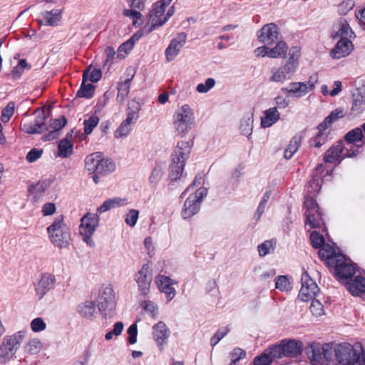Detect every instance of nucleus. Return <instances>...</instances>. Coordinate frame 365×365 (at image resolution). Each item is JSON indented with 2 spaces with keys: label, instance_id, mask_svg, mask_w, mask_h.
<instances>
[{
  "label": "nucleus",
  "instance_id": "2eb2a0df",
  "mask_svg": "<svg viewBox=\"0 0 365 365\" xmlns=\"http://www.w3.org/2000/svg\"><path fill=\"white\" fill-rule=\"evenodd\" d=\"M281 38L279 27L274 23L265 24L259 31L258 40L267 46H272Z\"/></svg>",
  "mask_w": 365,
  "mask_h": 365
},
{
  "label": "nucleus",
  "instance_id": "c756f323",
  "mask_svg": "<svg viewBox=\"0 0 365 365\" xmlns=\"http://www.w3.org/2000/svg\"><path fill=\"white\" fill-rule=\"evenodd\" d=\"M277 359L273 346L266 349L261 354L256 356L253 365H271L273 360Z\"/></svg>",
  "mask_w": 365,
  "mask_h": 365
},
{
  "label": "nucleus",
  "instance_id": "7ed1b4c3",
  "mask_svg": "<svg viewBox=\"0 0 365 365\" xmlns=\"http://www.w3.org/2000/svg\"><path fill=\"white\" fill-rule=\"evenodd\" d=\"M289 58L285 63L282 64L279 68L271 69L269 81L275 83H283L289 80L295 73L299 66L300 50L298 47H292L289 51Z\"/></svg>",
  "mask_w": 365,
  "mask_h": 365
},
{
  "label": "nucleus",
  "instance_id": "79ce46f5",
  "mask_svg": "<svg viewBox=\"0 0 365 365\" xmlns=\"http://www.w3.org/2000/svg\"><path fill=\"white\" fill-rule=\"evenodd\" d=\"M365 109V96L360 92L353 94L351 112L354 115L361 113Z\"/></svg>",
  "mask_w": 365,
  "mask_h": 365
},
{
  "label": "nucleus",
  "instance_id": "cd10ccee",
  "mask_svg": "<svg viewBox=\"0 0 365 365\" xmlns=\"http://www.w3.org/2000/svg\"><path fill=\"white\" fill-rule=\"evenodd\" d=\"M200 206L196 202V200H192L190 196L185 201L182 209L181 215L185 220L189 219L200 211Z\"/></svg>",
  "mask_w": 365,
  "mask_h": 365
},
{
  "label": "nucleus",
  "instance_id": "864d4df0",
  "mask_svg": "<svg viewBox=\"0 0 365 365\" xmlns=\"http://www.w3.org/2000/svg\"><path fill=\"white\" fill-rule=\"evenodd\" d=\"M124 328V324L122 322H118L114 324L113 329L107 332L105 335V339L108 341L113 339V336H118L121 334Z\"/></svg>",
  "mask_w": 365,
  "mask_h": 365
},
{
  "label": "nucleus",
  "instance_id": "b1692460",
  "mask_svg": "<svg viewBox=\"0 0 365 365\" xmlns=\"http://www.w3.org/2000/svg\"><path fill=\"white\" fill-rule=\"evenodd\" d=\"M345 285L353 296H359L360 294L365 292V277L356 275L354 279H350L349 281L346 282Z\"/></svg>",
  "mask_w": 365,
  "mask_h": 365
},
{
  "label": "nucleus",
  "instance_id": "f257e3e1",
  "mask_svg": "<svg viewBox=\"0 0 365 365\" xmlns=\"http://www.w3.org/2000/svg\"><path fill=\"white\" fill-rule=\"evenodd\" d=\"M305 353L312 365H365V351L361 344L313 342L305 347Z\"/></svg>",
  "mask_w": 365,
  "mask_h": 365
},
{
  "label": "nucleus",
  "instance_id": "423d86ee",
  "mask_svg": "<svg viewBox=\"0 0 365 365\" xmlns=\"http://www.w3.org/2000/svg\"><path fill=\"white\" fill-rule=\"evenodd\" d=\"M316 195L307 194L304 202L305 211V225H309L311 228H320L323 227L322 231L327 232L325 223L320 212L319 205L314 198Z\"/></svg>",
  "mask_w": 365,
  "mask_h": 365
},
{
  "label": "nucleus",
  "instance_id": "de8ad7c7",
  "mask_svg": "<svg viewBox=\"0 0 365 365\" xmlns=\"http://www.w3.org/2000/svg\"><path fill=\"white\" fill-rule=\"evenodd\" d=\"M99 123V118L93 115H91L88 119H85L83 121V131L86 135L91 134L93 129L97 126Z\"/></svg>",
  "mask_w": 365,
  "mask_h": 365
},
{
  "label": "nucleus",
  "instance_id": "1a4fd4ad",
  "mask_svg": "<svg viewBox=\"0 0 365 365\" xmlns=\"http://www.w3.org/2000/svg\"><path fill=\"white\" fill-rule=\"evenodd\" d=\"M174 125L180 134H185L190 129L194 122L193 113L190 107L185 104L178 109L174 115Z\"/></svg>",
  "mask_w": 365,
  "mask_h": 365
},
{
  "label": "nucleus",
  "instance_id": "f704fd0d",
  "mask_svg": "<svg viewBox=\"0 0 365 365\" xmlns=\"http://www.w3.org/2000/svg\"><path fill=\"white\" fill-rule=\"evenodd\" d=\"M46 26H55L61 19V10L53 9L50 11H45L41 13Z\"/></svg>",
  "mask_w": 365,
  "mask_h": 365
},
{
  "label": "nucleus",
  "instance_id": "c03bdc74",
  "mask_svg": "<svg viewBox=\"0 0 365 365\" xmlns=\"http://www.w3.org/2000/svg\"><path fill=\"white\" fill-rule=\"evenodd\" d=\"M164 168L160 164H156L149 177V183L153 187H156L164 175Z\"/></svg>",
  "mask_w": 365,
  "mask_h": 365
},
{
  "label": "nucleus",
  "instance_id": "39448f33",
  "mask_svg": "<svg viewBox=\"0 0 365 365\" xmlns=\"http://www.w3.org/2000/svg\"><path fill=\"white\" fill-rule=\"evenodd\" d=\"M47 232L51 242L56 247L64 248L69 245L71 235L63 215L55 218L52 224L47 227Z\"/></svg>",
  "mask_w": 365,
  "mask_h": 365
},
{
  "label": "nucleus",
  "instance_id": "774afa93",
  "mask_svg": "<svg viewBox=\"0 0 365 365\" xmlns=\"http://www.w3.org/2000/svg\"><path fill=\"white\" fill-rule=\"evenodd\" d=\"M14 355V351H12L11 348H7L4 344L0 346V359L4 360V362L9 361Z\"/></svg>",
  "mask_w": 365,
  "mask_h": 365
},
{
  "label": "nucleus",
  "instance_id": "7c9ffc66",
  "mask_svg": "<svg viewBox=\"0 0 365 365\" xmlns=\"http://www.w3.org/2000/svg\"><path fill=\"white\" fill-rule=\"evenodd\" d=\"M280 118V113L276 107L270 108L264 111V116L261 119L262 128H269L276 123Z\"/></svg>",
  "mask_w": 365,
  "mask_h": 365
},
{
  "label": "nucleus",
  "instance_id": "5701e85b",
  "mask_svg": "<svg viewBox=\"0 0 365 365\" xmlns=\"http://www.w3.org/2000/svg\"><path fill=\"white\" fill-rule=\"evenodd\" d=\"M90 70H91V66L87 67L83 73L82 83L76 95V96L78 98H85L87 99H90L94 95L96 89L95 86L92 83H86L88 81V75Z\"/></svg>",
  "mask_w": 365,
  "mask_h": 365
},
{
  "label": "nucleus",
  "instance_id": "aec40b11",
  "mask_svg": "<svg viewBox=\"0 0 365 365\" xmlns=\"http://www.w3.org/2000/svg\"><path fill=\"white\" fill-rule=\"evenodd\" d=\"M354 49V45L349 38L339 39L330 51V56L334 59H340L348 56Z\"/></svg>",
  "mask_w": 365,
  "mask_h": 365
},
{
  "label": "nucleus",
  "instance_id": "473e14b6",
  "mask_svg": "<svg viewBox=\"0 0 365 365\" xmlns=\"http://www.w3.org/2000/svg\"><path fill=\"white\" fill-rule=\"evenodd\" d=\"M141 110V105L138 101L133 100L128 102L127 116L125 119L130 124H135L139 118V112Z\"/></svg>",
  "mask_w": 365,
  "mask_h": 365
},
{
  "label": "nucleus",
  "instance_id": "bb28decb",
  "mask_svg": "<svg viewBox=\"0 0 365 365\" xmlns=\"http://www.w3.org/2000/svg\"><path fill=\"white\" fill-rule=\"evenodd\" d=\"M354 35V31L346 20L341 21L337 26L334 27V31L331 34L333 39H339L351 38Z\"/></svg>",
  "mask_w": 365,
  "mask_h": 365
},
{
  "label": "nucleus",
  "instance_id": "a878e982",
  "mask_svg": "<svg viewBox=\"0 0 365 365\" xmlns=\"http://www.w3.org/2000/svg\"><path fill=\"white\" fill-rule=\"evenodd\" d=\"M331 121L329 120L326 117L324 120L319 124L317 126L318 133L316 136L311 140L312 144L317 148H319L327 141V135H324V131L326 130L329 125H331Z\"/></svg>",
  "mask_w": 365,
  "mask_h": 365
},
{
  "label": "nucleus",
  "instance_id": "bf43d9fd",
  "mask_svg": "<svg viewBox=\"0 0 365 365\" xmlns=\"http://www.w3.org/2000/svg\"><path fill=\"white\" fill-rule=\"evenodd\" d=\"M281 91L285 93H292L297 98L301 97L299 82L290 83L288 86L282 88Z\"/></svg>",
  "mask_w": 365,
  "mask_h": 365
},
{
  "label": "nucleus",
  "instance_id": "09e8293b",
  "mask_svg": "<svg viewBox=\"0 0 365 365\" xmlns=\"http://www.w3.org/2000/svg\"><path fill=\"white\" fill-rule=\"evenodd\" d=\"M130 123L127 120H123L122 123L120 124L118 128L116 129L115 132V137L116 138H125L129 135L131 131V125Z\"/></svg>",
  "mask_w": 365,
  "mask_h": 365
},
{
  "label": "nucleus",
  "instance_id": "052dcab7",
  "mask_svg": "<svg viewBox=\"0 0 365 365\" xmlns=\"http://www.w3.org/2000/svg\"><path fill=\"white\" fill-rule=\"evenodd\" d=\"M139 212L137 210L130 209L125 215V222L130 227H134L138 221Z\"/></svg>",
  "mask_w": 365,
  "mask_h": 365
},
{
  "label": "nucleus",
  "instance_id": "4c0bfd02",
  "mask_svg": "<svg viewBox=\"0 0 365 365\" xmlns=\"http://www.w3.org/2000/svg\"><path fill=\"white\" fill-rule=\"evenodd\" d=\"M133 77V76H132L130 78L125 79L123 82L119 83L118 85V94L116 101L120 104H123L125 98L128 97L130 93V88Z\"/></svg>",
  "mask_w": 365,
  "mask_h": 365
},
{
  "label": "nucleus",
  "instance_id": "e433bc0d",
  "mask_svg": "<svg viewBox=\"0 0 365 365\" xmlns=\"http://www.w3.org/2000/svg\"><path fill=\"white\" fill-rule=\"evenodd\" d=\"M53 180L51 178L39 180L34 185L29 187V192L36 197L38 195L43 193L53 183Z\"/></svg>",
  "mask_w": 365,
  "mask_h": 365
},
{
  "label": "nucleus",
  "instance_id": "4be33fe9",
  "mask_svg": "<svg viewBox=\"0 0 365 365\" xmlns=\"http://www.w3.org/2000/svg\"><path fill=\"white\" fill-rule=\"evenodd\" d=\"M171 1L172 0H160L154 4L153 9L148 14V21L160 24L165 16V9Z\"/></svg>",
  "mask_w": 365,
  "mask_h": 365
},
{
  "label": "nucleus",
  "instance_id": "3c124183",
  "mask_svg": "<svg viewBox=\"0 0 365 365\" xmlns=\"http://www.w3.org/2000/svg\"><path fill=\"white\" fill-rule=\"evenodd\" d=\"M310 240L312 247L316 249L321 247L325 243L324 236L316 230L310 234Z\"/></svg>",
  "mask_w": 365,
  "mask_h": 365
},
{
  "label": "nucleus",
  "instance_id": "6e6552de",
  "mask_svg": "<svg viewBox=\"0 0 365 365\" xmlns=\"http://www.w3.org/2000/svg\"><path fill=\"white\" fill-rule=\"evenodd\" d=\"M272 346L277 359H281L283 356L297 357L303 351L302 342L296 339H283L279 344H274Z\"/></svg>",
  "mask_w": 365,
  "mask_h": 365
},
{
  "label": "nucleus",
  "instance_id": "f8f14e48",
  "mask_svg": "<svg viewBox=\"0 0 365 365\" xmlns=\"http://www.w3.org/2000/svg\"><path fill=\"white\" fill-rule=\"evenodd\" d=\"M337 279L342 283L349 281L356 272L355 264L345 256L340 255L338 260H335L332 267Z\"/></svg>",
  "mask_w": 365,
  "mask_h": 365
},
{
  "label": "nucleus",
  "instance_id": "2f4dec72",
  "mask_svg": "<svg viewBox=\"0 0 365 365\" xmlns=\"http://www.w3.org/2000/svg\"><path fill=\"white\" fill-rule=\"evenodd\" d=\"M128 200L126 198L113 197L110 198L103 202V203L97 209V212L100 214L105 212L112 208L122 207L126 205Z\"/></svg>",
  "mask_w": 365,
  "mask_h": 365
},
{
  "label": "nucleus",
  "instance_id": "0e129e2a",
  "mask_svg": "<svg viewBox=\"0 0 365 365\" xmlns=\"http://www.w3.org/2000/svg\"><path fill=\"white\" fill-rule=\"evenodd\" d=\"M310 311L313 315L321 316L324 314V306L319 300H312Z\"/></svg>",
  "mask_w": 365,
  "mask_h": 365
},
{
  "label": "nucleus",
  "instance_id": "6e6d98bb",
  "mask_svg": "<svg viewBox=\"0 0 365 365\" xmlns=\"http://www.w3.org/2000/svg\"><path fill=\"white\" fill-rule=\"evenodd\" d=\"M354 0H344L338 5V12L340 15H346L354 6Z\"/></svg>",
  "mask_w": 365,
  "mask_h": 365
},
{
  "label": "nucleus",
  "instance_id": "393cba45",
  "mask_svg": "<svg viewBox=\"0 0 365 365\" xmlns=\"http://www.w3.org/2000/svg\"><path fill=\"white\" fill-rule=\"evenodd\" d=\"M318 255L322 260L326 261L328 267H331L334 264L335 260L339 259L341 255H337L334 248L329 244L324 243L319 248Z\"/></svg>",
  "mask_w": 365,
  "mask_h": 365
},
{
  "label": "nucleus",
  "instance_id": "72a5a7b5",
  "mask_svg": "<svg viewBox=\"0 0 365 365\" xmlns=\"http://www.w3.org/2000/svg\"><path fill=\"white\" fill-rule=\"evenodd\" d=\"M77 312L83 318L92 319L96 312L95 302L93 301L87 300L78 304L77 307Z\"/></svg>",
  "mask_w": 365,
  "mask_h": 365
},
{
  "label": "nucleus",
  "instance_id": "c9c22d12",
  "mask_svg": "<svg viewBox=\"0 0 365 365\" xmlns=\"http://www.w3.org/2000/svg\"><path fill=\"white\" fill-rule=\"evenodd\" d=\"M24 337V332L18 331L13 335L5 336L2 344H4L7 348H11V351L15 352Z\"/></svg>",
  "mask_w": 365,
  "mask_h": 365
},
{
  "label": "nucleus",
  "instance_id": "20e7f679",
  "mask_svg": "<svg viewBox=\"0 0 365 365\" xmlns=\"http://www.w3.org/2000/svg\"><path fill=\"white\" fill-rule=\"evenodd\" d=\"M85 168L89 173L107 175L115 171V163L110 158H104L102 153L96 152L86 158Z\"/></svg>",
  "mask_w": 365,
  "mask_h": 365
},
{
  "label": "nucleus",
  "instance_id": "680f3d73",
  "mask_svg": "<svg viewBox=\"0 0 365 365\" xmlns=\"http://www.w3.org/2000/svg\"><path fill=\"white\" fill-rule=\"evenodd\" d=\"M42 154V149L34 148L27 153L26 159L29 163H34L41 157Z\"/></svg>",
  "mask_w": 365,
  "mask_h": 365
},
{
  "label": "nucleus",
  "instance_id": "0eeeda50",
  "mask_svg": "<svg viewBox=\"0 0 365 365\" xmlns=\"http://www.w3.org/2000/svg\"><path fill=\"white\" fill-rule=\"evenodd\" d=\"M96 302L99 312L105 318L113 316L116 302L114 291L111 287H102L99 290Z\"/></svg>",
  "mask_w": 365,
  "mask_h": 365
},
{
  "label": "nucleus",
  "instance_id": "4d7b16f0",
  "mask_svg": "<svg viewBox=\"0 0 365 365\" xmlns=\"http://www.w3.org/2000/svg\"><path fill=\"white\" fill-rule=\"evenodd\" d=\"M15 104L14 102H9L5 108H3L1 111V120L4 123H6L9 120L11 117L14 115V113Z\"/></svg>",
  "mask_w": 365,
  "mask_h": 365
},
{
  "label": "nucleus",
  "instance_id": "9d476101",
  "mask_svg": "<svg viewBox=\"0 0 365 365\" xmlns=\"http://www.w3.org/2000/svg\"><path fill=\"white\" fill-rule=\"evenodd\" d=\"M99 217L97 214L87 213L81 220L79 232L83 240L90 247H93L95 243L91 237L98 225Z\"/></svg>",
  "mask_w": 365,
  "mask_h": 365
},
{
  "label": "nucleus",
  "instance_id": "37998d69",
  "mask_svg": "<svg viewBox=\"0 0 365 365\" xmlns=\"http://www.w3.org/2000/svg\"><path fill=\"white\" fill-rule=\"evenodd\" d=\"M73 144L68 138L60 140L58 145V156L62 158L69 157L73 153Z\"/></svg>",
  "mask_w": 365,
  "mask_h": 365
},
{
  "label": "nucleus",
  "instance_id": "a18cd8bd",
  "mask_svg": "<svg viewBox=\"0 0 365 365\" xmlns=\"http://www.w3.org/2000/svg\"><path fill=\"white\" fill-rule=\"evenodd\" d=\"M344 138L349 145L360 142L363 140V131L360 127H357L346 133Z\"/></svg>",
  "mask_w": 365,
  "mask_h": 365
},
{
  "label": "nucleus",
  "instance_id": "f3484780",
  "mask_svg": "<svg viewBox=\"0 0 365 365\" xmlns=\"http://www.w3.org/2000/svg\"><path fill=\"white\" fill-rule=\"evenodd\" d=\"M186 41L187 34L185 32L178 33L176 36L170 41L165 51V55L168 61H172L175 58L181 48L185 44Z\"/></svg>",
  "mask_w": 365,
  "mask_h": 365
},
{
  "label": "nucleus",
  "instance_id": "9b49d317",
  "mask_svg": "<svg viewBox=\"0 0 365 365\" xmlns=\"http://www.w3.org/2000/svg\"><path fill=\"white\" fill-rule=\"evenodd\" d=\"M357 149L352 148H348L344 145L342 140L337 142L336 145H332L328 149L324 155L325 163H332L336 160L340 163L345 158H352L356 155Z\"/></svg>",
  "mask_w": 365,
  "mask_h": 365
},
{
  "label": "nucleus",
  "instance_id": "ddd939ff",
  "mask_svg": "<svg viewBox=\"0 0 365 365\" xmlns=\"http://www.w3.org/2000/svg\"><path fill=\"white\" fill-rule=\"evenodd\" d=\"M135 280L140 295L146 297L150 292L153 280L152 269L148 264H144L141 269L135 273Z\"/></svg>",
  "mask_w": 365,
  "mask_h": 365
},
{
  "label": "nucleus",
  "instance_id": "ea45409f",
  "mask_svg": "<svg viewBox=\"0 0 365 365\" xmlns=\"http://www.w3.org/2000/svg\"><path fill=\"white\" fill-rule=\"evenodd\" d=\"M275 46L272 48H269V58H276L284 57L287 50L288 46L287 43L281 38L277 41H275Z\"/></svg>",
  "mask_w": 365,
  "mask_h": 365
},
{
  "label": "nucleus",
  "instance_id": "412c9836",
  "mask_svg": "<svg viewBox=\"0 0 365 365\" xmlns=\"http://www.w3.org/2000/svg\"><path fill=\"white\" fill-rule=\"evenodd\" d=\"M324 171V165L322 164H319L315 168V171L312 175V179L308 182L307 185V194L317 195L319 192L322 188V175Z\"/></svg>",
  "mask_w": 365,
  "mask_h": 365
},
{
  "label": "nucleus",
  "instance_id": "c85d7f7f",
  "mask_svg": "<svg viewBox=\"0 0 365 365\" xmlns=\"http://www.w3.org/2000/svg\"><path fill=\"white\" fill-rule=\"evenodd\" d=\"M36 118L34 121V126L38 128V130H41V133L48 130V127L46 124V120L49 118L50 110H48V113H46L43 108H38L35 111Z\"/></svg>",
  "mask_w": 365,
  "mask_h": 365
},
{
  "label": "nucleus",
  "instance_id": "6ab92c4d",
  "mask_svg": "<svg viewBox=\"0 0 365 365\" xmlns=\"http://www.w3.org/2000/svg\"><path fill=\"white\" fill-rule=\"evenodd\" d=\"M155 282L160 292L166 295L168 301H171L176 294V291L173 285L177 284V282L170 277L163 274L158 275Z\"/></svg>",
  "mask_w": 365,
  "mask_h": 365
},
{
  "label": "nucleus",
  "instance_id": "f03ea898",
  "mask_svg": "<svg viewBox=\"0 0 365 365\" xmlns=\"http://www.w3.org/2000/svg\"><path fill=\"white\" fill-rule=\"evenodd\" d=\"M192 147V141L182 140L178 143L171 155V163L169 166V178L170 180L177 181L182 175Z\"/></svg>",
  "mask_w": 365,
  "mask_h": 365
},
{
  "label": "nucleus",
  "instance_id": "69168bd1",
  "mask_svg": "<svg viewBox=\"0 0 365 365\" xmlns=\"http://www.w3.org/2000/svg\"><path fill=\"white\" fill-rule=\"evenodd\" d=\"M105 55H106V59L103 64V68L106 66H108V68L110 66L113 60L115 58V51L114 48L111 46H108L105 49Z\"/></svg>",
  "mask_w": 365,
  "mask_h": 365
},
{
  "label": "nucleus",
  "instance_id": "603ef678",
  "mask_svg": "<svg viewBox=\"0 0 365 365\" xmlns=\"http://www.w3.org/2000/svg\"><path fill=\"white\" fill-rule=\"evenodd\" d=\"M67 123V119L65 116L62 115L59 118L51 119L48 128L58 133V131L64 127Z\"/></svg>",
  "mask_w": 365,
  "mask_h": 365
},
{
  "label": "nucleus",
  "instance_id": "4468645a",
  "mask_svg": "<svg viewBox=\"0 0 365 365\" xmlns=\"http://www.w3.org/2000/svg\"><path fill=\"white\" fill-rule=\"evenodd\" d=\"M301 282L302 287L298 297L304 302L312 300L319 291L317 283L307 272L302 273Z\"/></svg>",
  "mask_w": 365,
  "mask_h": 365
},
{
  "label": "nucleus",
  "instance_id": "58836bf2",
  "mask_svg": "<svg viewBox=\"0 0 365 365\" xmlns=\"http://www.w3.org/2000/svg\"><path fill=\"white\" fill-rule=\"evenodd\" d=\"M253 130V113L245 114L240 120V131L241 134L250 136Z\"/></svg>",
  "mask_w": 365,
  "mask_h": 365
},
{
  "label": "nucleus",
  "instance_id": "338daca9",
  "mask_svg": "<svg viewBox=\"0 0 365 365\" xmlns=\"http://www.w3.org/2000/svg\"><path fill=\"white\" fill-rule=\"evenodd\" d=\"M129 335L128 341L129 344H134L137 341L138 327L135 323L132 324L127 330Z\"/></svg>",
  "mask_w": 365,
  "mask_h": 365
},
{
  "label": "nucleus",
  "instance_id": "49530a36",
  "mask_svg": "<svg viewBox=\"0 0 365 365\" xmlns=\"http://www.w3.org/2000/svg\"><path fill=\"white\" fill-rule=\"evenodd\" d=\"M275 246L276 240H265L264 242L261 243L257 246V250L259 252V256L264 257L267 255L273 252L275 249Z\"/></svg>",
  "mask_w": 365,
  "mask_h": 365
},
{
  "label": "nucleus",
  "instance_id": "8fccbe9b",
  "mask_svg": "<svg viewBox=\"0 0 365 365\" xmlns=\"http://www.w3.org/2000/svg\"><path fill=\"white\" fill-rule=\"evenodd\" d=\"M275 287L282 292H288L292 289V285L287 276H279L275 279Z\"/></svg>",
  "mask_w": 365,
  "mask_h": 365
},
{
  "label": "nucleus",
  "instance_id": "e2e57ef3",
  "mask_svg": "<svg viewBox=\"0 0 365 365\" xmlns=\"http://www.w3.org/2000/svg\"><path fill=\"white\" fill-rule=\"evenodd\" d=\"M46 327V324L44 321L40 318H36L31 322V328L34 332H39L44 330Z\"/></svg>",
  "mask_w": 365,
  "mask_h": 365
},
{
  "label": "nucleus",
  "instance_id": "dca6fc26",
  "mask_svg": "<svg viewBox=\"0 0 365 365\" xmlns=\"http://www.w3.org/2000/svg\"><path fill=\"white\" fill-rule=\"evenodd\" d=\"M56 277L51 273H43L40 279L34 284V290L38 299H42L44 296L51 290L54 289Z\"/></svg>",
  "mask_w": 365,
  "mask_h": 365
},
{
  "label": "nucleus",
  "instance_id": "5fc2aeb1",
  "mask_svg": "<svg viewBox=\"0 0 365 365\" xmlns=\"http://www.w3.org/2000/svg\"><path fill=\"white\" fill-rule=\"evenodd\" d=\"M230 330V329L228 327L218 329L214 336L210 339L211 346H215L217 345L219 341L229 333Z\"/></svg>",
  "mask_w": 365,
  "mask_h": 365
},
{
  "label": "nucleus",
  "instance_id": "a19ab883",
  "mask_svg": "<svg viewBox=\"0 0 365 365\" xmlns=\"http://www.w3.org/2000/svg\"><path fill=\"white\" fill-rule=\"evenodd\" d=\"M301 141V135H296L291 139L288 146L284 150V157L285 159L289 160L292 158L294 154L298 150Z\"/></svg>",
  "mask_w": 365,
  "mask_h": 365
},
{
  "label": "nucleus",
  "instance_id": "a211bd4d",
  "mask_svg": "<svg viewBox=\"0 0 365 365\" xmlns=\"http://www.w3.org/2000/svg\"><path fill=\"white\" fill-rule=\"evenodd\" d=\"M152 334L159 350L163 351L164 344H167L170 331L163 322H158L152 327Z\"/></svg>",
  "mask_w": 365,
  "mask_h": 365
},
{
  "label": "nucleus",
  "instance_id": "13d9d810",
  "mask_svg": "<svg viewBox=\"0 0 365 365\" xmlns=\"http://www.w3.org/2000/svg\"><path fill=\"white\" fill-rule=\"evenodd\" d=\"M246 351L240 348H235L230 354V364H236L241 359L245 357Z\"/></svg>",
  "mask_w": 365,
  "mask_h": 365
}]
</instances>
